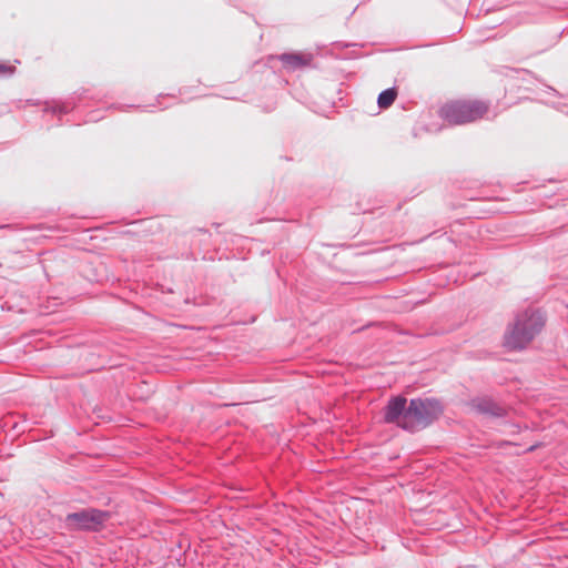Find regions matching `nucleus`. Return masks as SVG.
Segmentation results:
<instances>
[{
	"label": "nucleus",
	"mask_w": 568,
	"mask_h": 568,
	"mask_svg": "<svg viewBox=\"0 0 568 568\" xmlns=\"http://www.w3.org/2000/svg\"><path fill=\"white\" fill-rule=\"evenodd\" d=\"M16 72V67L0 61V78H9Z\"/></svg>",
	"instance_id": "obj_10"
},
{
	"label": "nucleus",
	"mask_w": 568,
	"mask_h": 568,
	"mask_svg": "<svg viewBox=\"0 0 568 568\" xmlns=\"http://www.w3.org/2000/svg\"><path fill=\"white\" fill-rule=\"evenodd\" d=\"M73 109V105L69 102H59V101H51V102H44L42 111L44 113L52 112L53 114H65L70 112Z\"/></svg>",
	"instance_id": "obj_8"
},
{
	"label": "nucleus",
	"mask_w": 568,
	"mask_h": 568,
	"mask_svg": "<svg viewBox=\"0 0 568 568\" xmlns=\"http://www.w3.org/2000/svg\"><path fill=\"white\" fill-rule=\"evenodd\" d=\"M109 518V511L85 508L68 514L65 525L70 530L99 531Z\"/></svg>",
	"instance_id": "obj_4"
},
{
	"label": "nucleus",
	"mask_w": 568,
	"mask_h": 568,
	"mask_svg": "<svg viewBox=\"0 0 568 568\" xmlns=\"http://www.w3.org/2000/svg\"><path fill=\"white\" fill-rule=\"evenodd\" d=\"M488 111V105L480 101H454L440 109V115L452 124H465L476 121Z\"/></svg>",
	"instance_id": "obj_3"
},
{
	"label": "nucleus",
	"mask_w": 568,
	"mask_h": 568,
	"mask_svg": "<svg viewBox=\"0 0 568 568\" xmlns=\"http://www.w3.org/2000/svg\"><path fill=\"white\" fill-rule=\"evenodd\" d=\"M397 97V91L395 88H389L382 91L377 98V104L381 109H386L390 106Z\"/></svg>",
	"instance_id": "obj_9"
},
{
	"label": "nucleus",
	"mask_w": 568,
	"mask_h": 568,
	"mask_svg": "<svg viewBox=\"0 0 568 568\" xmlns=\"http://www.w3.org/2000/svg\"><path fill=\"white\" fill-rule=\"evenodd\" d=\"M545 326V317L538 310L528 308L515 316L505 333V346L509 349L525 348Z\"/></svg>",
	"instance_id": "obj_1"
},
{
	"label": "nucleus",
	"mask_w": 568,
	"mask_h": 568,
	"mask_svg": "<svg viewBox=\"0 0 568 568\" xmlns=\"http://www.w3.org/2000/svg\"><path fill=\"white\" fill-rule=\"evenodd\" d=\"M407 399L404 396L392 397L384 408V420L387 424H396L402 428L404 416L407 412Z\"/></svg>",
	"instance_id": "obj_6"
},
{
	"label": "nucleus",
	"mask_w": 568,
	"mask_h": 568,
	"mask_svg": "<svg viewBox=\"0 0 568 568\" xmlns=\"http://www.w3.org/2000/svg\"><path fill=\"white\" fill-rule=\"evenodd\" d=\"M444 407L436 398H412L407 406L402 428L415 433L433 424L443 413Z\"/></svg>",
	"instance_id": "obj_2"
},
{
	"label": "nucleus",
	"mask_w": 568,
	"mask_h": 568,
	"mask_svg": "<svg viewBox=\"0 0 568 568\" xmlns=\"http://www.w3.org/2000/svg\"><path fill=\"white\" fill-rule=\"evenodd\" d=\"M468 406L477 414L499 418L507 414V409L488 396H477L468 402Z\"/></svg>",
	"instance_id": "obj_5"
},
{
	"label": "nucleus",
	"mask_w": 568,
	"mask_h": 568,
	"mask_svg": "<svg viewBox=\"0 0 568 568\" xmlns=\"http://www.w3.org/2000/svg\"><path fill=\"white\" fill-rule=\"evenodd\" d=\"M276 59L287 72H294L310 67L314 55L310 52H287L276 55Z\"/></svg>",
	"instance_id": "obj_7"
}]
</instances>
